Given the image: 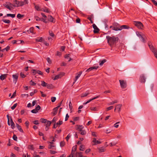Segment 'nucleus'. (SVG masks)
Instances as JSON below:
<instances>
[{"label": "nucleus", "instance_id": "obj_39", "mask_svg": "<svg viewBox=\"0 0 157 157\" xmlns=\"http://www.w3.org/2000/svg\"><path fill=\"white\" fill-rule=\"evenodd\" d=\"M51 121L47 120L46 123V126L49 127L51 124Z\"/></svg>", "mask_w": 157, "mask_h": 157}, {"label": "nucleus", "instance_id": "obj_38", "mask_svg": "<svg viewBox=\"0 0 157 157\" xmlns=\"http://www.w3.org/2000/svg\"><path fill=\"white\" fill-rule=\"evenodd\" d=\"M106 60L104 59L102 60L101 62H99V65L101 66H102L103 64L106 62Z\"/></svg>", "mask_w": 157, "mask_h": 157}, {"label": "nucleus", "instance_id": "obj_27", "mask_svg": "<svg viewBox=\"0 0 157 157\" xmlns=\"http://www.w3.org/2000/svg\"><path fill=\"white\" fill-rule=\"evenodd\" d=\"M82 152H78L76 153V156L78 157H82Z\"/></svg>", "mask_w": 157, "mask_h": 157}, {"label": "nucleus", "instance_id": "obj_45", "mask_svg": "<svg viewBox=\"0 0 157 157\" xmlns=\"http://www.w3.org/2000/svg\"><path fill=\"white\" fill-rule=\"evenodd\" d=\"M65 144V142L64 141H61L60 143V146L61 147H63Z\"/></svg>", "mask_w": 157, "mask_h": 157}, {"label": "nucleus", "instance_id": "obj_58", "mask_svg": "<svg viewBox=\"0 0 157 157\" xmlns=\"http://www.w3.org/2000/svg\"><path fill=\"white\" fill-rule=\"evenodd\" d=\"M49 33L50 35L52 37H54V34L52 31H49Z\"/></svg>", "mask_w": 157, "mask_h": 157}, {"label": "nucleus", "instance_id": "obj_48", "mask_svg": "<svg viewBox=\"0 0 157 157\" xmlns=\"http://www.w3.org/2000/svg\"><path fill=\"white\" fill-rule=\"evenodd\" d=\"M89 94V93H85L84 94H82V95H81V97H86L87 95H88Z\"/></svg>", "mask_w": 157, "mask_h": 157}, {"label": "nucleus", "instance_id": "obj_14", "mask_svg": "<svg viewBox=\"0 0 157 157\" xmlns=\"http://www.w3.org/2000/svg\"><path fill=\"white\" fill-rule=\"evenodd\" d=\"M122 106V105L121 104H118L116 105L114 111H115L116 110H118V112H120L121 111V107Z\"/></svg>", "mask_w": 157, "mask_h": 157}, {"label": "nucleus", "instance_id": "obj_54", "mask_svg": "<svg viewBox=\"0 0 157 157\" xmlns=\"http://www.w3.org/2000/svg\"><path fill=\"white\" fill-rule=\"evenodd\" d=\"M117 144V143L114 142H113L110 143V146H112L115 145Z\"/></svg>", "mask_w": 157, "mask_h": 157}, {"label": "nucleus", "instance_id": "obj_61", "mask_svg": "<svg viewBox=\"0 0 157 157\" xmlns=\"http://www.w3.org/2000/svg\"><path fill=\"white\" fill-rule=\"evenodd\" d=\"M16 91H15L13 94L12 95L11 97V98H13L16 96Z\"/></svg>", "mask_w": 157, "mask_h": 157}, {"label": "nucleus", "instance_id": "obj_56", "mask_svg": "<svg viewBox=\"0 0 157 157\" xmlns=\"http://www.w3.org/2000/svg\"><path fill=\"white\" fill-rule=\"evenodd\" d=\"M51 101L52 102H54L56 101V98L55 97H52L51 98Z\"/></svg>", "mask_w": 157, "mask_h": 157}, {"label": "nucleus", "instance_id": "obj_37", "mask_svg": "<svg viewBox=\"0 0 157 157\" xmlns=\"http://www.w3.org/2000/svg\"><path fill=\"white\" fill-rule=\"evenodd\" d=\"M90 109L92 111H96L98 110V108L96 107H90Z\"/></svg>", "mask_w": 157, "mask_h": 157}, {"label": "nucleus", "instance_id": "obj_59", "mask_svg": "<svg viewBox=\"0 0 157 157\" xmlns=\"http://www.w3.org/2000/svg\"><path fill=\"white\" fill-rule=\"evenodd\" d=\"M40 109V107L39 105H38L35 108V109L38 112Z\"/></svg>", "mask_w": 157, "mask_h": 157}, {"label": "nucleus", "instance_id": "obj_8", "mask_svg": "<svg viewBox=\"0 0 157 157\" xmlns=\"http://www.w3.org/2000/svg\"><path fill=\"white\" fill-rule=\"evenodd\" d=\"M146 78L143 74L141 75L140 77V81L141 83H144L145 82Z\"/></svg>", "mask_w": 157, "mask_h": 157}, {"label": "nucleus", "instance_id": "obj_10", "mask_svg": "<svg viewBox=\"0 0 157 157\" xmlns=\"http://www.w3.org/2000/svg\"><path fill=\"white\" fill-rule=\"evenodd\" d=\"M93 27L94 29V33H98L99 32V29L97 27V26L95 24H93Z\"/></svg>", "mask_w": 157, "mask_h": 157}, {"label": "nucleus", "instance_id": "obj_52", "mask_svg": "<svg viewBox=\"0 0 157 157\" xmlns=\"http://www.w3.org/2000/svg\"><path fill=\"white\" fill-rule=\"evenodd\" d=\"M60 78V75H56L55 78H54L53 79L54 80H56Z\"/></svg>", "mask_w": 157, "mask_h": 157}, {"label": "nucleus", "instance_id": "obj_1", "mask_svg": "<svg viewBox=\"0 0 157 157\" xmlns=\"http://www.w3.org/2000/svg\"><path fill=\"white\" fill-rule=\"evenodd\" d=\"M106 38L107 40L108 43L110 46L113 45L116 43V41L118 40V37H115L114 36L110 37L109 36H106Z\"/></svg>", "mask_w": 157, "mask_h": 157}, {"label": "nucleus", "instance_id": "obj_20", "mask_svg": "<svg viewBox=\"0 0 157 157\" xmlns=\"http://www.w3.org/2000/svg\"><path fill=\"white\" fill-rule=\"evenodd\" d=\"M7 75V74L2 75L0 76V79L1 80H3L6 78Z\"/></svg>", "mask_w": 157, "mask_h": 157}, {"label": "nucleus", "instance_id": "obj_42", "mask_svg": "<svg viewBox=\"0 0 157 157\" xmlns=\"http://www.w3.org/2000/svg\"><path fill=\"white\" fill-rule=\"evenodd\" d=\"M79 150L81 151H83L85 150L84 146L83 145H81L80 146Z\"/></svg>", "mask_w": 157, "mask_h": 157}, {"label": "nucleus", "instance_id": "obj_30", "mask_svg": "<svg viewBox=\"0 0 157 157\" xmlns=\"http://www.w3.org/2000/svg\"><path fill=\"white\" fill-rule=\"evenodd\" d=\"M46 87L48 89H53V86L52 84H47Z\"/></svg>", "mask_w": 157, "mask_h": 157}, {"label": "nucleus", "instance_id": "obj_3", "mask_svg": "<svg viewBox=\"0 0 157 157\" xmlns=\"http://www.w3.org/2000/svg\"><path fill=\"white\" fill-rule=\"evenodd\" d=\"M134 24L139 29H142L143 28V25L142 23L140 22L134 21Z\"/></svg>", "mask_w": 157, "mask_h": 157}, {"label": "nucleus", "instance_id": "obj_2", "mask_svg": "<svg viewBox=\"0 0 157 157\" xmlns=\"http://www.w3.org/2000/svg\"><path fill=\"white\" fill-rule=\"evenodd\" d=\"M148 45L151 50L154 52L155 57L157 59V52L156 49L154 47L151 42H148Z\"/></svg>", "mask_w": 157, "mask_h": 157}, {"label": "nucleus", "instance_id": "obj_33", "mask_svg": "<svg viewBox=\"0 0 157 157\" xmlns=\"http://www.w3.org/2000/svg\"><path fill=\"white\" fill-rule=\"evenodd\" d=\"M41 85L42 86H43V87H46V85L47 84V83H46L44 81H41Z\"/></svg>", "mask_w": 157, "mask_h": 157}, {"label": "nucleus", "instance_id": "obj_36", "mask_svg": "<svg viewBox=\"0 0 157 157\" xmlns=\"http://www.w3.org/2000/svg\"><path fill=\"white\" fill-rule=\"evenodd\" d=\"M80 134L82 135H85L86 134V132L84 130H83L80 131Z\"/></svg>", "mask_w": 157, "mask_h": 157}, {"label": "nucleus", "instance_id": "obj_12", "mask_svg": "<svg viewBox=\"0 0 157 157\" xmlns=\"http://www.w3.org/2000/svg\"><path fill=\"white\" fill-rule=\"evenodd\" d=\"M77 146L75 145L74 146H73L72 147V151L71 152V155H70V156L71 155V157H73V155H74V152H75L76 151V150L77 149Z\"/></svg>", "mask_w": 157, "mask_h": 157}, {"label": "nucleus", "instance_id": "obj_62", "mask_svg": "<svg viewBox=\"0 0 157 157\" xmlns=\"http://www.w3.org/2000/svg\"><path fill=\"white\" fill-rule=\"evenodd\" d=\"M33 123L35 124H39V121L38 120H36L33 121Z\"/></svg>", "mask_w": 157, "mask_h": 157}, {"label": "nucleus", "instance_id": "obj_35", "mask_svg": "<svg viewBox=\"0 0 157 157\" xmlns=\"http://www.w3.org/2000/svg\"><path fill=\"white\" fill-rule=\"evenodd\" d=\"M18 1H17V0H15L14 1V5H13V6L14 7H18V6H17V5H18Z\"/></svg>", "mask_w": 157, "mask_h": 157}, {"label": "nucleus", "instance_id": "obj_5", "mask_svg": "<svg viewBox=\"0 0 157 157\" xmlns=\"http://www.w3.org/2000/svg\"><path fill=\"white\" fill-rule=\"evenodd\" d=\"M62 101L61 102L59 105L56 107V108H54L53 109V111L52 113L53 114V116L56 115L57 114L58 109H59V108L60 107V105L62 103Z\"/></svg>", "mask_w": 157, "mask_h": 157}, {"label": "nucleus", "instance_id": "obj_40", "mask_svg": "<svg viewBox=\"0 0 157 157\" xmlns=\"http://www.w3.org/2000/svg\"><path fill=\"white\" fill-rule=\"evenodd\" d=\"M40 121L42 123H45L46 122H47V120L46 119L44 118H41L40 119Z\"/></svg>", "mask_w": 157, "mask_h": 157}, {"label": "nucleus", "instance_id": "obj_22", "mask_svg": "<svg viewBox=\"0 0 157 157\" xmlns=\"http://www.w3.org/2000/svg\"><path fill=\"white\" fill-rule=\"evenodd\" d=\"M16 125L17 128L19 130V131L21 132H23V131L21 128V126H20L18 124H16Z\"/></svg>", "mask_w": 157, "mask_h": 157}, {"label": "nucleus", "instance_id": "obj_32", "mask_svg": "<svg viewBox=\"0 0 157 157\" xmlns=\"http://www.w3.org/2000/svg\"><path fill=\"white\" fill-rule=\"evenodd\" d=\"M83 128L82 125H79L78 126V129L79 131H80L83 130Z\"/></svg>", "mask_w": 157, "mask_h": 157}, {"label": "nucleus", "instance_id": "obj_57", "mask_svg": "<svg viewBox=\"0 0 157 157\" xmlns=\"http://www.w3.org/2000/svg\"><path fill=\"white\" fill-rule=\"evenodd\" d=\"M71 135H70V134H68V135L66 137V139L67 141H68L69 139L71 137Z\"/></svg>", "mask_w": 157, "mask_h": 157}, {"label": "nucleus", "instance_id": "obj_6", "mask_svg": "<svg viewBox=\"0 0 157 157\" xmlns=\"http://www.w3.org/2000/svg\"><path fill=\"white\" fill-rule=\"evenodd\" d=\"M32 73L34 75H35L36 73H38V74L41 75H43L42 72L39 70H36L35 69H33L32 70Z\"/></svg>", "mask_w": 157, "mask_h": 157}, {"label": "nucleus", "instance_id": "obj_29", "mask_svg": "<svg viewBox=\"0 0 157 157\" xmlns=\"http://www.w3.org/2000/svg\"><path fill=\"white\" fill-rule=\"evenodd\" d=\"M70 56V54H67L65 56V58L66 59H69L68 61L69 62L71 60H72V59L71 58H69Z\"/></svg>", "mask_w": 157, "mask_h": 157}, {"label": "nucleus", "instance_id": "obj_34", "mask_svg": "<svg viewBox=\"0 0 157 157\" xmlns=\"http://www.w3.org/2000/svg\"><path fill=\"white\" fill-rule=\"evenodd\" d=\"M15 14H11L8 13L6 14L7 17H10L12 18H14L15 17Z\"/></svg>", "mask_w": 157, "mask_h": 157}, {"label": "nucleus", "instance_id": "obj_41", "mask_svg": "<svg viewBox=\"0 0 157 157\" xmlns=\"http://www.w3.org/2000/svg\"><path fill=\"white\" fill-rule=\"evenodd\" d=\"M2 21L6 23H10V21L9 20L3 19Z\"/></svg>", "mask_w": 157, "mask_h": 157}, {"label": "nucleus", "instance_id": "obj_18", "mask_svg": "<svg viewBox=\"0 0 157 157\" xmlns=\"http://www.w3.org/2000/svg\"><path fill=\"white\" fill-rule=\"evenodd\" d=\"M41 11H44V12H47L48 13H50V11L48 10V9L46 7L44 8H42V9L41 10Z\"/></svg>", "mask_w": 157, "mask_h": 157}, {"label": "nucleus", "instance_id": "obj_60", "mask_svg": "<svg viewBox=\"0 0 157 157\" xmlns=\"http://www.w3.org/2000/svg\"><path fill=\"white\" fill-rule=\"evenodd\" d=\"M152 2L154 3V5L155 6H157V2L155 0H151Z\"/></svg>", "mask_w": 157, "mask_h": 157}, {"label": "nucleus", "instance_id": "obj_44", "mask_svg": "<svg viewBox=\"0 0 157 157\" xmlns=\"http://www.w3.org/2000/svg\"><path fill=\"white\" fill-rule=\"evenodd\" d=\"M29 83L31 86H35L36 85V83L34 82H33L32 80L30 81L29 82Z\"/></svg>", "mask_w": 157, "mask_h": 157}, {"label": "nucleus", "instance_id": "obj_26", "mask_svg": "<svg viewBox=\"0 0 157 157\" xmlns=\"http://www.w3.org/2000/svg\"><path fill=\"white\" fill-rule=\"evenodd\" d=\"M10 123H11V128L13 129L15 127V124H14V123L13 121L11 118V117L10 118Z\"/></svg>", "mask_w": 157, "mask_h": 157}, {"label": "nucleus", "instance_id": "obj_24", "mask_svg": "<svg viewBox=\"0 0 157 157\" xmlns=\"http://www.w3.org/2000/svg\"><path fill=\"white\" fill-rule=\"evenodd\" d=\"M43 39L42 37H37L36 39V41L42 42L43 41Z\"/></svg>", "mask_w": 157, "mask_h": 157}, {"label": "nucleus", "instance_id": "obj_50", "mask_svg": "<svg viewBox=\"0 0 157 157\" xmlns=\"http://www.w3.org/2000/svg\"><path fill=\"white\" fill-rule=\"evenodd\" d=\"M113 108V106H111L106 108V110L109 111L112 109Z\"/></svg>", "mask_w": 157, "mask_h": 157}, {"label": "nucleus", "instance_id": "obj_15", "mask_svg": "<svg viewBox=\"0 0 157 157\" xmlns=\"http://www.w3.org/2000/svg\"><path fill=\"white\" fill-rule=\"evenodd\" d=\"M99 97V96H97L96 97H94V98H92V99H91L89 100H88V101H87L86 102L83 103V105H86V104H87V103H89L90 102L92 101V100H94L95 99H96L97 98H98Z\"/></svg>", "mask_w": 157, "mask_h": 157}, {"label": "nucleus", "instance_id": "obj_9", "mask_svg": "<svg viewBox=\"0 0 157 157\" xmlns=\"http://www.w3.org/2000/svg\"><path fill=\"white\" fill-rule=\"evenodd\" d=\"M48 20L49 21L52 23H55V20L51 15H48Z\"/></svg>", "mask_w": 157, "mask_h": 157}, {"label": "nucleus", "instance_id": "obj_19", "mask_svg": "<svg viewBox=\"0 0 157 157\" xmlns=\"http://www.w3.org/2000/svg\"><path fill=\"white\" fill-rule=\"evenodd\" d=\"M34 5L35 6V9L38 11H41V9H42V8L40 7L38 5H36L35 3H34Z\"/></svg>", "mask_w": 157, "mask_h": 157}, {"label": "nucleus", "instance_id": "obj_46", "mask_svg": "<svg viewBox=\"0 0 157 157\" xmlns=\"http://www.w3.org/2000/svg\"><path fill=\"white\" fill-rule=\"evenodd\" d=\"M117 103V101L116 100L112 102H111L109 103V105H112L114 104L115 103Z\"/></svg>", "mask_w": 157, "mask_h": 157}, {"label": "nucleus", "instance_id": "obj_11", "mask_svg": "<svg viewBox=\"0 0 157 157\" xmlns=\"http://www.w3.org/2000/svg\"><path fill=\"white\" fill-rule=\"evenodd\" d=\"M98 66H96L92 67H91L89 68V69H88L87 70H86V72H89L93 70H94V69L96 70L98 68Z\"/></svg>", "mask_w": 157, "mask_h": 157}, {"label": "nucleus", "instance_id": "obj_25", "mask_svg": "<svg viewBox=\"0 0 157 157\" xmlns=\"http://www.w3.org/2000/svg\"><path fill=\"white\" fill-rule=\"evenodd\" d=\"M98 149L100 152H104L105 151V149L103 147H99Z\"/></svg>", "mask_w": 157, "mask_h": 157}, {"label": "nucleus", "instance_id": "obj_7", "mask_svg": "<svg viewBox=\"0 0 157 157\" xmlns=\"http://www.w3.org/2000/svg\"><path fill=\"white\" fill-rule=\"evenodd\" d=\"M12 77L13 78V82L15 84L17 80L18 75V74H16L15 75H12Z\"/></svg>", "mask_w": 157, "mask_h": 157}, {"label": "nucleus", "instance_id": "obj_49", "mask_svg": "<svg viewBox=\"0 0 157 157\" xmlns=\"http://www.w3.org/2000/svg\"><path fill=\"white\" fill-rule=\"evenodd\" d=\"M46 60L49 63V64L51 63L52 61H51V60L50 59V58H49V57L47 58L46 59Z\"/></svg>", "mask_w": 157, "mask_h": 157}, {"label": "nucleus", "instance_id": "obj_16", "mask_svg": "<svg viewBox=\"0 0 157 157\" xmlns=\"http://www.w3.org/2000/svg\"><path fill=\"white\" fill-rule=\"evenodd\" d=\"M92 142L94 143V145H96L98 144H100L101 142L98 140H97L96 138H93Z\"/></svg>", "mask_w": 157, "mask_h": 157}, {"label": "nucleus", "instance_id": "obj_13", "mask_svg": "<svg viewBox=\"0 0 157 157\" xmlns=\"http://www.w3.org/2000/svg\"><path fill=\"white\" fill-rule=\"evenodd\" d=\"M129 27L127 25H122L121 26L119 25V30H121L124 29H128Z\"/></svg>", "mask_w": 157, "mask_h": 157}, {"label": "nucleus", "instance_id": "obj_21", "mask_svg": "<svg viewBox=\"0 0 157 157\" xmlns=\"http://www.w3.org/2000/svg\"><path fill=\"white\" fill-rule=\"evenodd\" d=\"M82 73V72H81V71L79 72V73L77 75V76H76L75 77V80L74 82H73V84H74L75 83V82H76V81L78 79V78L80 77Z\"/></svg>", "mask_w": 157, "mask_h": 157}, {"label": "nucleus", "instance_id": "obj_63", "mask_svg": "<svg viewBox=\"0 0 157 157\" xmlns=\"http://www.w3.org/2000/svg\"><path fill=\"white\" fill-rule=\"evenodd\" d=\"M20 76L22 78H25L26 76V75H25L24 74H23L22 72H21L20 73Z\"/></svg>", "mask_w": 157, "mask_h": 157}, {"label": "nucleus", "instance_id": "obj_17", "mask_svg": "<svg viewBox=\"0 0 157 157\" xmlns=\"http://www.w3.org/2000/svg\"><path fill=\"white\" fill-rule=\"evenodd\" d=\"M114 25L116 26H117V27H115L114 26H113V28H112V29L113 30H115V31L119 30V29H119V25L117 23H115V24Z\"/></svg>", "mask_w": 157, "mask_h": 157}, {"label": "nucleus", "instance_id": "obj_47", "mask_svg": "<svg viewBox=\"0 0 157 157\" xmlns=\"http://www.w3.org/2000/svg\"><path fill=\"white\" fill-rule=\"evenodd\" d=\"M17 105V103H15V104H14L11 107V109H12V110L14 109L16 107Z\"/></svg>", "mask_w": 157, "mask_h": 157}, {"label": "nucleus", "instance_id": "obj_55", "mask_svg": "<svg viewBox=\"0 0 157 157\" xmlns=\"http://www.w3.org/2000/svg\"><path fill=\"white\" fill-rule=\"evenodd\" d=\"M63 124V121H59V122H57L56 124V125L58 126V125H60L62 124Z\"/></svg>", "mask_w": 157, "mask_h": 157}, {"label": "nucleus", "instance_id": "obj_28", "mask_svg": "<svg viewBox=\"0 0 157 157\" xmlns=\"http://www.w3.org/2000/svg\"><path fill=\"white\" fill-rule=\"evenodd\" d=\"M3 6L10 10H11V8L10 7V6H9V5H8V4H7V2H6V3L4 4Z\"/></svg>", "mask_w": 157, "mask_h": 157}, {"label": "nucleus", "instance_id": "obj_4", "mask_svg": "<svg viewBox=\"0 0 157 157\" xmlns=\"http://www.w3.org/2000/svg\"><path fill=\"white\" fill-rule=\"evenodd\" d=\"M119 81L120 83L121 86L122 88H125L126 87L127 84L126 81L121 80H120Z\"/></svg>", "mask_w": 157, "mask_h": 157}, {"label": "nucleus", "instance_id": "obj_23", "mask_svg": "<svg viewBox=\"0 0 157 157\" xmlns=\"http://www.w3.org/2000/svg\"><path fill=\"white\" fill-rule=\"evenodd\" d=\"M48 148L49 149L56 150L55 146L54 145L49 144L48 147Z\"/></svg>", "mask_w": 157, "mask_h": 157}, {"label": "nucleus", "instance_id": "obj_53", "mask_svg": "<svg viewBox=\"0 0 157 157\" xmlns=\"http://www.w3.org/2000/svg\"><path fill=\"white\" fill-rule=\"evenodd\" d=\"M13 138L15 141H17V136L15 135L14 134L13 136Z\"/></svg>", "mask_w": 157, "mask_h": 157}, {"label": "nucleus", "instance_id": "obj_31", "mask_svg": "<svg viewBox=\"0 0 157 157\" xmlns=\"http://www.w3.org/2000/svg\"><path fill=\"white\" fill-rule=\"evenodd\" d=\"M18 3V5L17 6L18 7L22 6H23L24 5V2H23V1H22V2L19 1Z\"/></svg>", "mask_w": 157, "mask_h": 157}, {"label": "nucleus", "instance_id": "obj_43", "mask_svg": "<svg viewBox=\"0 0 157 157\" xmlns=\"http://www.w3.org/2000/svg\"><path fill=\"white\" fill-rule=\"evenodd\" d=\"M24 15H22L20 13H18L17 14V17L18 18L20 19L21 17H24Z\"/></svg>", "mask_w": 157, "mask_h": 157}, {"label": "nucleus", "instance_id": "obj_64", "mask_svg": "<svg viewBox=\"0 0 157 157\" xmlns=\"http://www.w3.org/2000/svg\"><path fill=\"white\" fill-rule=\"evenodd\" d=\"M35 18L36 21H38L40 20V18L37 16L35 17Z\"/></svg>", "mask_w": 157, "mask_h": 157}, {"label": "nucleus", "instance_id": "obj_51", "mask_svg": "<svg viewBox=\"0 0 157 157\" xmlns=\"http://www.w3.org/2000/svg\"><path fill=\"white\" fill-rule=\"evenodd\" d=\"M76 22L78 23H80V19L77 17L76 19Z\"/></svg>", "mask_w": 157, "mask_h": 157}]
</instances>
